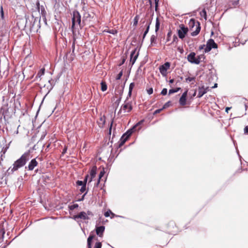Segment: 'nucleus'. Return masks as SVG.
I'll list each match as a JSON object with an SVG mask.
<instances>
[{
    "label": "nucleus",
    "mask_w": 248,
    "mask_h": 248,
    "mask_svg": "<svg viewBox=\"0 0 248 248\" xmlns=\"http://www.w3.org/2000/svg\"><path fill=\"white\" fill-rule=\"evenodd\" d=\"M31 157V155L30 151H28L25 152L19 159L14 162L13 165V167H11L8 169V173H12L14 171L18 170L19 168L23 167Z\"/></svg>",
    "instance_id": "1"
},
{
    "label": "nucleus",
    "mask_w": 248,
    "mask_h": 248,
    "mask_svg": "<svg viewBox=\"0 0 248 248\" xmlns=\"http://www.w3.org/2000/svg\"><path fill=\"white\" fill-rule=\"evenodd\" d=\"M72 31L74 33V28L76 24L80 25L81 22V16L79 13L77 11H75L73 13L72 17Z\"/></svg>",
    "instance_id": "2"
},
{
    "label": "nucleus",
    "mask_w": 248,
    "mask_h": 248,
    "mask_svg": "<svg viewBox=\"0 0 248 248\" xmlns=\"http://www.w3.org/2000/svg\"><path fill=\"white\" fill-rule=\"evenodd\" d=\"M196 23L197 24V25H196V30L191 33V35L192 36H196L199 33L201 30V27L199 22H196L195 19H191L189 20V25L192 28L194 27Z\"/></svg>",
    "instance_id": "3"
},
{
    "label": "nucleus",
    "mask_w": 248,
    "mask_h": 248,
    "mask_svg": "<svg viewBox=\"0 0 248 248\" xmlns=\"http://www.w3.org/2000/svg\"><path fill=\"white\" fill-rule=\"evenodd\" d=\"M128 97H127L126 99L125 100L124 104L122 105L121 109L119 110V113H120L122 110L124 112H129L132 109L131 102L128 101Z\"/></svg>",
    "instance_id": "4"
},
{
    "label": "nucleus",
    "mask_w": 248,
    "mask_h": 248,
    "mask_svg": "<svg viewBox=\"0 0 248 248\" xmlns=\"http://www.w3.org/2000/svg\"><path fill=\"white\" fill-rule=\"evenodd\" d=\"M217 48V45L215 42L212 39H210L207 42L206 47L204 48L205 53L209 52L212 48Z\"/></svg>",
    "instance_id": "5"
},
{
    "label": "nucleus",
    "mask_w": 248,
    "mask_h": 248,
    "mask_svg": "<svg viewBox=\"0 0 248 248\" xmlns=\"http://www.w3.org/2000/svg\"><path fill=\"white\" fill-rule=\"evenodd\" d=\"M188 31V29L187 27H185V26L183 24L180 25V29H179L177 31L178 35L179 38L181 39H183L186 34L187 33Z\"/></svg>",
    "instance_id": "6"
},
{
    "label": "nucleus",
    "mask_w": 248,
    "mask_h": 248,
    "mask_svg": "<svg viewBox=\"0 0 248 248\" xmlns=\"http://www.w3.org/2000/svg\"><path fill=\"white\" fill-rule=\"evenodd\" d=\"M187 60L191 63L199 64V61L197 60L196 53L195 52H192L190 53L187 57Z\"/></svg>",
    "instance_id": "7"
},
{
    "label": "nucleus",
    "mask_w": 248,
    "mask_h": 248,
    "mask_svg": "<svg viewBox=\"0 0 248 248\" xmlns=\"http://www.w3.org/2000/svg\"><path fill=\"white\" fill-rule=\"evenodd\" d=\"M138 56L139 51H137V48H135L132 51L130 54V62L132 65L134 64Z\"/></svg>",
    "instance_id": "8"
},
{
    "label": "nucleus",
    "mask_w": 248,
    "mask_h": 248,
    "mask_svg": "<svg viewBox=\"0 0 248 248\" xmlns=\"http://www.w3.org/2000/svg\"><path fill=\"white\" fill-rule=\"evenodd\" d=\"M170 67V63L166 62L164 64L159 67V71L163 76H165L167 74L168 69Z\"/></svg>",
    "instance_id": "9"
},
{
    "label": "nucleus",
    "mask_w": 248,
    "mask_h": 248,
    "mask_svg": "<svg viewBox=\"0 0 248 248\" xmlns=\"http://www.w3.org/2000/svg\"><path fill=\"white\" fill-rule=\"evenodd\" d=\"M209 87H204L203 85L199 86L198 88V97H202L204 94L209 91Z\"/></svg>",
    "instance_id": "10"
},
{
    "label": "nucleus",
    "mask_w": 248,
    "mask_h": 248,
    "mask_svg": "<svg viewBox=\"0 0 248 248\" xmlns=\"http://www.w3.org/2000/svg\"><path fill=\"white\" fill-rule=\"evenodd\" d=\"M73 219L75 220L78 221L79 218L85 220L89 219V217L87 215V213L85 212H81L78 215L74 216L73 217Z\"/></svg>",
    "instance_id": "11"
},
{
    "label": "nucleus",
    "mask_w": 248,
    "mask_h": 248,
    "mask_svg": "<svg viewBox=\"0 0 248 248\" xmlns=\"http://www.w3.org/2000/svg\"><path fill=\"white\" fill-rule=\"evenodd\" d=\"M37 165V161L36 160L35 158H34L31 160L28 166H26L25 169L29 170H32L34 169L35 167H36Z\"/></svg>",
    "instance_id": "12"
},
{
    "label": "nucleus",
    "mask_w": 248,
    "mask_h": 248,
    "mask_svg": "<svg viewBox=\"0 0 248 248\" xmlns=\"http://www.w3.org/2000/svg\"><path fill=\"white\" fill-rule=\"evenodd\" d=\"M187 94V91L186 90L183 93L182 96L179 99V103L182 106H184L186 104V97Z\"/></svg>",
    "instance_id": "13"
},
{
    "label": "nucleus",
    "mask_w": 248,
    "mask_h": 248,
    "mask_svg": "<svg viewBox=\"0 0 248 248\" xmlns=\"http://www.w3.org/2000/svg\"><path fill=\"white\" fill-rule=\"evenodd\" d=\"M104 231L105 227L104 226H101L96 228V233L100 237L102 236Z\"/></svg>",
    "instance_id": "14"
},
{
    "label": "nucleus",
    "mask_w": 248,
    "mask_h": 248,
    "mask_svg": "<svg viewBox=\"0 0 248 248\" xmlns=\"http://www.w3.org/2000/svg\"><path fill=\"white\" fill-rule=\"evenodd\" d=\"M96 170L97 168L96 166H94L92 168L90 173L91 178L89 180V182H91L92 181L93 179L95 176L96 174Z\"/></svg>",
    "instance_id": "15"
},
{
    "label": "nucleus",
    "mask_w": 248,
    "mask_h": 248,
    "mask_svg": "<svg viewBox=\"0 0 248 248\" xmlns=\"http://www.w3.org/2000/svg\"><path fill=\"white\" fill-rule=\"evenodd\" d=\"M128 139V137L123 135L120 140L119 146H121L123 145Z\"/></svg>",
    "instance_id": "16"
},
{
    "label": "nucleus",
    "mask_w": 248,
    "mask_h": 248,
    "mask_svg": "<svg viewBox=\"0 0 248 248\" xmlns=\"http://www.w3.org/2000/svg\"><path fill=\"white\" fill-rule=\"evenodd\" d=\"M135 129V127H133L132 128L129 129L125 133H124V135L126 137H129L131 136L132 133L133 132L134 130Z\"/></svg>",
    "instance_id": "17"
},
{
    "label": "nucleus",
    "mask_w": 248,
    "mask_h": 248,
    "mask_svg": "<svg viewBox=\"0 0 248 248\" xmlns=\"http://www.w3.org/2000/svg\"><path fill=\"white\" fill-rule=\"evenodd\" d=\"M134 86H135L134 83L132 82V83H130L129 87V92H128V96H129V97L131 96L132 91V90Z\"/></svg>",
    "instance_id": "18"
},
{
    "label": "nucleus",
    "mask_w": 248,
    "mask_h": 248,
    "mask_svg": "<svg viewBox=\"0 0 248 248\" xmlns=\"http://www.w3.org/2000/svg\"><path fill=\"white\" fill-rule=\"evenodd\" d=\"M93 239V236H91V235L89 236V237L88 238V239H87L88 248H92L91 242H92Z\"/></svg>",
    "instance_id": "19"
},
{
    "label": "nucleus",
    "mask_w": 248,
    "mask_h": 248,
    "mask_svg": "<svg viewBox=\"0 0 248 248\" xmlns=\"http://www.w3.org/2000/svg\"><path fill=\"white\" fill-rule=\"evenodd\" d=\"M150 24H151V22H150L146 24L147 29H146V30H145V31H144V32L143 33V39H144L145 37L146 34L148 32L149 30V28H150Z\"/></svg>",
    "instance_id": "20"
},
{
    "label": "nucleus",
    "mask_w": 248,
    "mask_h": 248,
    "mask_svg": "<svg viewBox=\"0 0 248 248\" xmlns=\"http://www.w3.org/2000/svg\"><path fill=\"white\" fill-rule=\"evenodd\" d=\"M200 14L201 16L202 17H204V18L205 20L207 19L206 11H205V10L204 9H203L201 12H200Z\"/></svg>",
    "instance_id": "21"
},
{
    "label": "nucleus",
    "mask_w": 248,
    "mask_h": 248,
    "mask_svg": "<svg viewBox=\"0 0 248 248\" xmlns=\"http://www.w3.org/2000/svg\"><path fill=\"white\" fill-rule=\"evenodd\" d=\"M159 27H160V22H159L158 18L157 17L156 19L155 29V31L156 32H157L158 31V30L159 29Z\"/></svg>",
    "instance_id": "22"
},
{
    "label": "nucleus",
    "mask_w": 248,
    "mask_h": 248,
    "mask_svg": "<svg viewBox=\"0 0 248 248\" xmlns=\"http://www.w3.org/2000/svg\"><path fill=\"white\" fill-rule=\"evenodd\" d=\"M181 89L180 88H177L176 89H170L169 91V94H171L175 93L178 92Z\"/></svg>",
    "instance_id": "23"
},
{
    "label": "nucleus",
    "mask_w": 248,
    "mask_h": 248,
    "mask_svg": "<svg viewBox=\"0 0 248 248\" xmlns=\"http://www.w3.org/2000/svg\"><path fill=\"white\" fill-rule=\"evenodd\" d=\"M99 124H101L103 126L105 123V116H103L101 117L100 118L99 122H98Z\"/></svg>",
    "instance_id": "24"
},
{
    "label": "nucleus",
    "mask_w": 248,
    "mask_h": 248,
    "mask_svg": "<svg viewBox=\"0 0 248 248\" xmlns=\"http://www.w3.org/2000/svg\"><path fill=\"white\" fill-rule=\"evenodd\" d=\"M101 90L103 92L106 91L107 89V84H106V83L104 82H102L101 83Z\"/></svg>",
    "instance_id": "25"
},
{
    "label": "nucleus",
    "mask_w": 248,
    "mask_h": 248,
    "mask_svg": "<svg viewBox=\"0 0 248 248\" xmlns=\"http://www.w3.org/2000/svg\"><path fill=\"white\" fill-rule=\"evenodd\" d=\"M139 20V16L138 15H137L134 19V22H133V26H136L138 24V21Z\"/></svg>",
    "instance_id": "26"
},
{
    "label": "nucleus",
    "mask_w": 248,
    "mask_h": 248,
    "mask_svg": "<svg viewBox=\"0 0 248 248\" xmlns=\"http://www.w3.org/2000/svg\"><path fill=\"white\" fill-rule=\"evenodd\" d=\"M110 214H111L112 216L111 218H112L115 216L114 214L112 213L110 210H108L104 214V215L106 217H108L110 216Z\"/></svg>",
    "instance_id": "27"
},
{
    "label": "nucleus",
    "mask_w": 248,
    "mask_h": 248,
    "mask_svg": "<svg viewBox=\"0 0 248 248\" xmlns=\"http://www.w3.org/2000/svg\"><path fill=\"white\" fill-rule=\"evenodd\" d=\"M106 32L112 34H115L117 33V31L115 30H109L107 31Z\"/></svg>",
    "instance_id": "28"
},
{
    "label": "nucleus",
    "mask_w": 248,
    "mask_h": 248,
    "mask_svg": "<svg viewBox=\"0 0 248 248\" xmlns=\"http://www.w3.org/2000/svg\"><path fill=\"white\" fill-rule=\"evenodd\" d=\"M205 58L204 55H200L196 57L197 60L199 61V63L202 61V59H204Z\"/></svg>",
    "instance_id": "29"
},
{
    "label": "nucleus",
    "mask_w": 248,
    "mask_h": 248,
    "mask_svg": "<svg viewBox=\"0 0 248 248\" xmlns=\"http://www.w3.org/2000/svg\"><path fill=\"white\" fill-rule=\"evenodd\" d=\"M78 207V204H74L69 206V209L70 210H73Z\"/></svg>",
    "instance_id": "30"
},
{
    "label": "nucleus",
    "mask_w": 248,
    "mask_h": 248,
    "mask_svg": "<svg viewBox=\"0 0 248 248\" xmlns=\"http://www.w3.org/2000/svg\"><path fill=\"white\" fill-rule=\"evenodd\" d=\"M171 34H172V33H171V31H170L168 32V33H167L166 42H169L170 40Z\"/></svg>",
    "instance_id": "31"
},
{
    "label": "nucleus",
    "mask_w": 248,
    "mask_h": 248,
    "mask_svg": "<svg viewBox=\"0 0 248 248\" xmlns=\"http://www.w3.org/2000/svg\"><path fill=\"white\" fill-rule=\"evenodd\" d=\"M178 41V39L177 36L175 35H174L173 36L172 42L170 43V44H173L174 43H177Z\"/></svg>",
    "instance_id": "32"
},
{
    "label": "nucleus",
    "mask_w": 248,
    "mask_h": 248,
    "mask_svg": "<svg viewBox=\"0 0 248 248\" xmlns=\"http://www.w3.org/2000/svg\"><path fill=\"white\" fill-rule=\"evenodd\" d=\"M195 78H193V77H188V78H186V82H190L191 81H195Z\"/></svg>",
    "instance_id": "33"
},
{
    "label": "nucleus",
    "mask_w": 248,
    "mask_h": 248,
    "mask_svg": "<svg viewBox=\"0 0 248 248\" xmlns=\"http://www.w3.org/2000/svg\"><path fill=\"white\" fill-rule=\"evenodd\" d=\"M0 16H1V19H4V12H3V7L2 6L0 7Z\"/></svg>",
    "instance_id": "34"
},
{
    "label": "nucleus",
    "mask_w": 248,
    "mask_h": 248,
    "mask_svg": "<svg viewBox=\"0 0 248 248\" xmlns=\"http://www.w3.org/2000/svg\"><path fill=\"white\" fill-rule=\"evenodd\" d=\"M104 173H105V172H104V170H102V171H100V172L99 173V180L98 181L97 183H99L100 179L101 178V177H102L104 176Z\"/></svg>",
    "instance_id": "35"
},
{
    "label": "nucleus",
    "mask_w": 248,
    "mask_h": 248,
    "mask_svg": "<svg viewBox=\"0 0 248 248\" xmlns=\"http://www.w3.org/2000/svg\"><path fill=\"white\" fill-rule=\"evenodd\" d=\"M102 244L101 242H96L95 243L94 248H101Z\"/></svg>",
    "instance_id": "36"
},
{
    "label": "nucleus",
    "mask_w": 248,
    "mask_h": 248,
    "mask_svg": "<svg viewBox=\"0 0 248 248\" xmlns=\"http://www.w3.org/2000/svg\"><path fill=\"white\" fill-rule=\"evenodd\" d=\"M123 75V72L122 71H121L118 74V75L117 76L116 78V79L117 80H119L121 79L122 76Z\"/></svg>",
    "instance_id": "37"
},
{
    "label": "nucleus",
    "mask_w": 248,
    "mask_h": 248,
    "mask_svg": "<svg viewBox=\"0 0 248 248\" xmlns=\"http://www.w3.org/2000/svg\"><path fill=\"white\" fill-rule=\"evenodd\" d=\"M167 93V89L166 88H164L161 92V94L163 95H166Z\"/></svg>",
    "instance_id": "38"
},
{
    "label": "nucleus",
    "mask_w": 248,
    "mask_h": 248,
    "mask_svg": "<svg viewBox=\"0 0 248 248\" xmlns=\"http://www.w3.org/2000/svg\"><path fill=\"white\" fill-rule=\"evenodd\" d=\"M76 183H77V185L79 186H82L85 184L83 181H79V180H78L76 182Z\"/></svg>",
    "instance_id": "39"
},
{
    "label": "nucleus",
    "mask_w": 248,
    "mask_h": 248,
    "mask_svg": "<svg viewBox=\"0 0 248 248\" xmlns=\"http://www.w3.org/2000/svg\"><path fill=\"white\" fill-rule=\"evenodd\" d=\"M86 186L85 184L81 187L80 191L81 193H83L86 190Z\"/></svg>",
    "instance_id": "40"
},
{
    "label": "nucleus",
    "mask_w": 248,
    "mask_h": 248,
    "mask_svg": "<svg viewBox=\"0 0 248 248\" xmlns=\"http://www.w3.org/2000/svg\"><path fill=\"white\" fill-rule=\"evenodd\" d=\"M170 103V101H169V102H168L166 103L164 105V106H163V108H162V109H165V108H167V107H169Z\"/></svg>",
    "instance_id": "41"
},
{
    "label": "nucleus",
    "mask_w": 248,
    "mask_h": 248,
    "mask_svg": "<svg viewBox=\"0 0 248 248\" xmlns=\"http://www.w3.org/2000/svg\"><path fill=\"white\" fill-rule=\"evenodd\" d=\"M159 0H155V10L156 11L157 9L158 4Z\"/></svg>",
    "instance_id": "42"
},
{
    "label": "nucleus",
    "mask_w": 248,
    "mask_h": 248,
    "mask_svg": "<svg viewBox=\"0 0 248 248\" xmlns=\"http://www.w3.org/2000/svg\"><path fill=\"white\" fill-rule=\"evenodd\" d=\"M164 109H162V108H160V109H156L155 111L154 114H157V113H160L162 110H163Z\"/></svg>",
    "instance_id": "43"
},
{
    "label": "nucleus",
    "mask_w": 248,
    "mask_h": 248,
    "mask_svg": "<svg viewBox=\"0 0 248 248\" xmlns=\"http://www.w3.org/2000/svg\"><path fill=\"white\" fill-rule=\"evenodd\" d=\"M45 13H46V12L45 11V9H44L43 10L42 9V10H41V14H42V17H44V18L46 19Z\"/></svg>",
    "instance_id": "44"
},
{
    "label": "nucleus",
    "mask_w": 248,
    "mask_h": 248,
    "mask_svg": "<svg viewBox=\"0 0 248 248\" xmlns=\"http://www.w3.org/2000/svg\"><path fill=\"white\" fill-rule=\"evenodd\" d=\"M44 71H45V69H42L40 71H39L38 73V75H40L41 76L42 75H43L44 73Z\"/></svg>",
    "instance_id": "45"
},
{
    "label": "nucleus",
    "mask_w": 248,
    "mask_h": 248,
    "mask_svg": "<svg viewBox=\"0 0 248 248\" xmlns=\"http://www.w3.org/2000/svg\"><path fill=\"white\" fill-rule=\"evenodd\" d=\"M155 40V35H152L151 37V42L153 43Z\"/></svg>",
    "instance_id": "46"
},
{
    "label": "nucleus",
    "mask_w": 248,
    "mask_h": 248,
    "mask_svg": "<svg viewBox=\"0 0 248 248\" xmlns=\"http://www.w3.org/2000/svg\"><path fill=\"white\" fill-rule=\"evenodd\" d=\"M147 93L149 94H151L153 93V89L152 88H150L147 90Z\"/></svg>",
    "instance_id": "47"
},
{
    "label": "nucleus",
    "mask_w": 248,
    "mask_h": 248,
    "mask_svg": "<svg viewBox=\"0 0 248 248\" xmlns=\"http://www.w3.org/2000/svg\"><path fill=\"white\" fill-rule=\"evenodd\" d=\"M89 177V175H86V176L85 177V179H84V181H83L84 182V183L85 184V185H86L87 180H88V178Z\"/></svg>",
    "instance_id": "48"
},
{
    "label": "nucleus",
    "mask_w": 248,
    "mask_h": 248,
    "mask_svg": "<svg viewBox=\"0 0 248 248\" xmlns=\"http://www.w3.org/2000/svg\"><path fill=\"white\" fill-rule=\"evenodd\" d=\"M143 122V120H141L139 122H138L136 125H135L134 127H135V128H136V126H137L138 125H140L142 124Z\"/></svg>",
    "instance_id": "49"
},
{
    "label": "nucleus",
    "mask_w": 248,
    "mask_h": 248,
    "mask_svg": "<svg viewBox=\"0 0 248 248\" xmlns=\"http://www.w3.org/2000/svg\"><path fill=\"white\" fill-rule=\"evenodd\" d=\"M205 46L206 47V45H204L200 46L199 47V50H201L203 49L205 47Z\"/></svg>",
    "instance_id": "50"
},
{
    "label": "nucleus",
    "mask_w": 248,
    "mask_h": 248,
    "mask_svg": "<svg viewBox=\"0 0 248 248\" xmlns=\"http://www.w3.org/2000/svg\"><path fill=\"white\" fill-rule=\"evenodd\" d=\"M244 132L245 133L248 134V125L246 126L244 128Z\"/></svg>",
    "instance_id": "51"
},
{
    "label": "nucleus",
    "mask_w": 248,
    "mask_h": 248,
    "mask_svg": "<svg viewBox=\"0 0 248 248\" xmlns=\"http://www.w3.org/2000/svg\"><path fill=\"white\" fill-rule=\"evenodd\" d=\"M112 126V122L111 123V124H110V125L109 128V134H111Z\"/></svg>",
    "instance_id": "52"
},
{
    "label": "nucleus",
    "mask_w": 248,
    "mask_h": 248,
    "mask_svg": "<svg viewBox=\"0 0 248 248\" xmlns=\"http://www.w3.org/2000/svg\"><path fill=\"white\" fill-rule=\"evenodd\" d=\"M231 108H230V107H227L226 108V109H225V111L227 113H228V111L229 110H230Z\"/></svg>",
    "instance_id": "53"
},
{
    "label": "nucleus",
    "mask_w": 248,
    "mask_h": 248,
    "mask_svg": "<svg viewBox=\"0 0 248 248\" xmlns=\"http://www.w3.org/2000/svg\"><path fill=\"white\" fill-rule=\"evenodd\" d=\"M66 150H67V148L65 147L63 150V151H62V154H65L66 152Z\"/></svg>",
    "instance_id": "54"
},
{
    "label": "nucleus",
    "mask_w": 248,
    "mask_h": 248,
    "mask_svg": "<svg viewBox=\"0 0 248 248\" xmlns=\"http://www.w3.org/2000/svg\"><path fill=\"white\" fill-rule=\"evenodd\" d=\"M75 39H74V41L73 43V44H72V47L74 49V47H75Z\"/></svg>",
    "instance_id": "55"
},
{
    "label": "nucleus",
    "mask_w": 248,
    "mask_h": 248,
    "mask_svg": "<svg viewBox=\"0 0 248 248\" xmlns=\"http://www.w3.org/2000/svg\"><path fill=\"white\" fill-rule=\"evenodd\" d=\"M173 82H174L173 79H171L170 80V81H169L170 83H173Z\"/></svg>",
    "instance_id": "56"
},
{
    "label": "nucleus",
    "mask_w": 248,
    "mask_h": 248,
    "mask_svg": "<svg viewBox=\"0 0 248 248\" xmlns=\"http://www.w3.org/2000/svg\"><path fill=\"white\" fill-rule=\"evenodd\" d=\"M87 192H86L82 196V198L80 199V201H82L84 199L85 195L86 194Z\"/></svg>",
    "instance_id": "57"
},
{
    "label": "nucleus",
    "mask_w": 248,
    "mask_h": 248,
    "mask_svg": "<svg viewBox=\"0 0 248 248\" xmlns=\"http://www.w3.org/2000/svg\"><path fill=\"white\" fill-rule=\"evenodd\" d=\"M217 83H215L214 84V86L212 87V88H215L217 87Z\"/></svg>",
    "instance_id": "58"
},
{
    "label": "nucleus",
    "mask_w": 248,
    "mask_h": 248,
    "mask_svg": "<svg viewBox=\"0 0 248 248\" xmlns=\"http://www.w3.org/2000/svg\"><path fill=\"white\" fill-rule=\"evenodd\" d=\"M196 91H195V92H194V93H193L192 96L194 97V96H195L196 95Z\"/></svg>",
    "instance_id": "59"
},
{
    "label": "nucleus",
    "mask_w": 248,
    "mask_h": 248,
    "mask_svg": "<svg viewBox=\"0 0 248 248\" xmlns=\"http://www.w3.org/2000/svg\"><path fill=\"white\" fill-rule=\"evenodd\" d=\"M92 213L90 211H88L87 215H90Z\"/></svg>",
    "instance_id": "60"
},
{
    "label": "nucleus",
    "mask_w": 248,
    "mask_h": 248,
    "mask_svg": "<svg viewBox=\"0 0 248 248\" xmlns=\"http://www.w3.org/2000/svg\"><path fill=\"white\" fill-rule=\"evenodd\" d=\"M1 232H2V236H3L4 234L5 233L4 231H2Z\"/></svg>",
    "instance_id": "61"
},
{
    "label": "nucleus",
    "mask_w": 248,
    "mask_h": 248,
    "mask_svg": "<svg viewBox=\"0 0 248 248\" xmlns=\"http://www.w3.org/2000/svg\"><path fill=\"white\" fill-rule=\"evenodd\" d=\"M238 2H239V1H238V0H237V1L236 2V4H238Z\"/></svg>",
    "instance_id": "62"
},
{
    "label": "nucleus",
    "mask_w": 248,
    "mask_h": 248,
    "mask_svg": "<svg viewBox=\"0 0 248 248\" xmlns=\"http://www.w3.org/2000/svg\"><path fill=\"white\" fill-rule=\"evenodd\" d=\"M16 134H17V133H18V130H17L16 131Z\"/></svg>",
    "instance_id": "63"
}]
</instances>
